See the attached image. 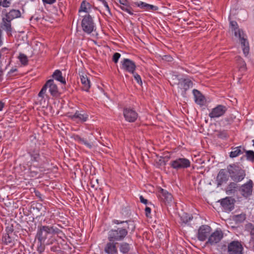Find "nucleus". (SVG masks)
I'll return each instance as SVG.
<instances>
[{
  "instance_id": "1",
  "label": "nucleus",
  "mask_w": 254,
  "mask_h": 254,
  "mask_svg": "<svg viewBox=\"0 0 254 254\" xmlns=\"http://www.w3.org/2000/svg\"><path fill=\"white\" fill-rule=\"evenodd\" d=\"M27 154L30 159L28 161L30 163L29 169L30 175L32 177H37L39 172L33 170L32 166L39 169L44 168L45 166L49 164L50 159L47 154L40 149L39 146L36 144L35 146L30 147L27 150Z\"/></svg>"
},
{
  "instance_id": "2",
  "label": "nucleus",
  "mask_w": 254,
  "mask_h": 254,
  "mask_svg": "<svg viewBox=\"0 0 254 254\" xmlns=\"http://www.w3.org/2000/svg\"><path fill=\"white\" fill-rule=\"evenodd\" d=\"M112 223L115 224L119 225L123 223H127V227H116L115 228L110 229L108 232L107 239L109 241L120 242L123 241L128 234V231L130 233L133 232L135 229V225L133 221L127 220L121 221L114 219Z\"/></svg>"
},
{
  "instance_id": "3",
  "label": "nucleus",
  "mask_w": 254,
  "mask_h": 254,
  "mask_svg": "<svg viewBox=\"0 0 254 254\" xmlns=\"http://www.w3.org/2000/svg\"><path fill=\"white\" fill-rule=\"evenodd\" d=\"M21 17V12L18 9L12 8L8 12H6L5 16L2 18V27L5 31L8 36H12L11 21Z\"/></svg>"
},
{
  "instance_id": "4",
  "label": "nucleus",
  "mask_w": 254,
  "mask_h": 254,
  "mask_svg": "<svg viewBox=\"0 0 254 254\" xmlns=\"http://www.w3.org/2000/svg\"><path fill=\"white\" fill-rule=\"evenodd\" d=\"M14 226L12 224H8L5 228V233L2 234L1 243L3 245L9 246L12 248L17 242L18 236L14 232Z\"/></svg>"
},
{
  "instance_id": "5",
  "label": "nucleus",
  "mask_w": 254,
  "mask_h": 254,
  "mask_svg": "<svg viewBox=\"0 0 254 254\" xmlns=\"http://www.w3.org/2000/svg\"><path fill=\"white\" fill-rule=\"evenodd\" d=\"M227 170L231 179L235 182H241L246 175L245 170L236 164L229 165Z\"/></svg>"
},
{
  "instance_id": "6",
  "label": "nucleus",
  "mask_w": 254,
  "mask_h": 254,
  "mask_svg": "<svg viewBox=\"0 0 254 254\" xmlns=\"http://www.w3.org/2000/svg\"><path fill=\"white\" fill-rule=\"evenodd\" d=\"M49 88V91L51 95L54 98H57L60 96L61 93L59 91L58 88L53 79H49L43 86L40 91L38 93V96L42 99L44 98L47 89Z\"/></svg>"
},
{
  "instance_id": "7",
  "label": "nucleus",
  "mask_w": 254,
  "mask_h": 254,
  "mask_svg": "<svg viewBox=\"0 0 254 254\" xmlns=\"http://www.w3.org/2000/svg\"><path fill=\"white\" fill-rule=\"evenodd\" d=\"M81 27L83 31L88 34H91L95 30V23L92 17L89 14L84 15L81 21Z\"/></svg>"
},
{
  "instance_id": "8",
  "label": "nucleus",
  "mask_w": 254,
  "mask_h": 254,
  "mask_svg": "<svg viewBox=\"0 0 254 254\" xmlns=\"http://www.w3.org/2000/svg\"><path fill=\"white\" fill-rule=\"evenodd\" d=\"M51 235L49 228V226H41L38 228V230L36 235V238L38 243H47V239L50 238V235Z\"/></svg>"
},
{
  "instance_id": "9",
  "label": "nucleus",
  "mask_w": 254,
  "mask_h": 254,
  "mask_svg": "<svg viewBox=\"0 0 254 254\" xmlns=\"http://www.w3.org/2000/svg\"><path fill=\"white\" fill-rule=\"evenodd\" d=\"M170 166L174 169L180 170L190 167V161L186 158H178L172 160L170 163Z\"/></svg>"
},
{
  "instance_id": "10",
  "label": "nucleus",
  "mask_w": 254,
  "mask_h": 254,
  "mask_svg": "<svg viewBox=\"0 0 254 254\" xmlns=\"http://www.w3.org/2000/svg\"><path fill=\"white\" fill-rule=\"evenodd\" d=\"M211 231L212 228L210 226L207 225L200 226L197 230L196 235L198 240L201 242L205 241L206 239H208Z\"/></svg>"
},
{
  "instance_id": "11",
  "label": "nucleus",
  "mask_w": 254,
  "mask_h": 254,
  "mask_svg": "<svg viewBox=\"0 0 254 254\" xmlns=\"http://www.w3.org/2000/svg\"><path fill=\"white\" fill-rule=\"evenodd\" d=\"M223 238V233L222 230L220 229H216L213 233L211 232L206 242V244L211 246L214 245L220 242Z\"/></svg>"
},
{
  "instance_id": "12",
  "label": "nucleus",
  "mask_w": 254,
  "mask_h": 254,
  "mask_svg": "<svg viewBox=\"0 0 254 254\" xmlns=\"http://www.w3.org/2000/svg\"><path fill=\"white\" fill-rule=\"evenodd\" d=\"M158 197L160 200L166 205H171L174 203L173 197L171 193L162 188L158 190Z\"/></svg>"
},
{
  "instance_id": "13",
  "label": "nucleus",
  "mask_w": 254,
  "mask_h": 254,
  "mask_svg": "<svg viewBox=\"0 0 254 254\" xmlns=\"http://www.w3.org/2000/svg\"><path fill=\"white\" fill-rule=\"evenodd\" d=\"M123 115L127 122L134 123L138 117L136 111L131 107H125L123 109Z\"/></svg>"
},
{
  "instance_id": "14",
  "label": "nucleus",
  "mask_w": 254,
  "mask_h": 254,
  "mask_svg": "<svg viewBox=\"0 0 254 254\" xmlns=\"http://www.w3.org/2000/svg\"><path fill=\"white\" fill-rule=\"evenodd\" d=\"M228 254H243L244 248L242 242L238 240H234L229 243Z\"/></svg>"
},
{
  "instance_id": "15",
  "label": "nucleus",
  "mask_w": 254,
  "mask_h": 254,
  "mask_svg": "<svg viewBox=\"0 0 254 254\" xmlns=\"http://www.w3.org/2000/svg\"><path fill=\"white\" fill-rule=\"evenodd\" d=\"M67 117L72 121L78 120V121L84 123L88 120L89 115L85 111H76L74 114L68 113Z\"/></svg>"
},
{
  "instance_id": "16",
  "label": "nucleus",
  "mask_w": 254,
  "mask_h": 254,
  "mask_svg": "<svg viewBox=\"0 0 254 254\" xmlns=\"http://www.w3.org/2000/svg\"><path fill=\"white\" fill-rule=\"evenodd\" d=\"M253 190V182L252 180H249L246 183L241 186L239 190L243 197L247 198L252 194Z\"/></svg>"
},
{
  "instance_id": "17",
  "label": "nucleus",
  "mask_w": 254,
  "mask_h": 254,
  "mask_svg": "<svg viewBox=\"0 0 254 254\" xmlns=\"http://www.w3.org/2000/svg\"><path fill=\"white\" fill-rule=\"evenodd\" d=\"M121 65L122 69L130 73H133L136 68L135 63L129 59H124L121 62Z\"/></svg>"
},
{
  "instance_id": "18",
  "label": "nucleus",
  "mask_w": 254,
  "mask_h": 254,
  "mask_svg": "<svg viewBox=\"0 0 254 254\" xmlns=\"http://www.w3.org/2000/svg\"><path fill=\"white\" fill-rule=\"evenodd\" d=\"M235 36L239 38L243 53L245 56L247 57L249 54L250 46L246 34L244 33L241 34L240 33H236Z\"/></svg>"
},
{
  "instance_id": "19",
  "label": "nucleus",
  "mask_w": 254,
  "mask_h": 254,
  "mask_svg": "<svg viewBox=\"0 0 254 254\" xmlns=\"http://www.w3.org/2000/svg\"><path fill=\"white\" fill-rule=\"evenodd\" d=\"M227 110V108L225 106L218 105L212 109L209 114V117L211 119L219 118L224 115Z\"/></svg>"
},
{
  "instance_id": "20",
  "label": "nucleus",
  "mask_w": 254,
  "mask_h": 254,
  "mask_svg": "<svg viewBox=\"0 0 254 254\" xmlns=\"http://www.w3.org/2000/svg\"><path fill=\"white\" fill-rule=\"evenodd\" d=\"M192 81L189 78H181L179 79L178 85L179 87L182 91V94L184 95L186 94V92L190 88L193 86Z\"/></svg>"
},
{
  "instance_id": "21",
  "label": "nucleus",
  "mask_w": 254,
  "mask_h": 254,
  "mask_svg": "<svg viewBox=\"0 0 254 254\" xmlns=\"http://www.w3.org/2000/svg\"><path fill=\"white\" fill-rule=\"evenodd\" d=\"M117 1L116 4L122 10L127 12L130 15L134 14L133 10L127 0H117Z\"/></svg>"
},
{
  "instance_id": "22",
  "label": "nucleus",
  "mask_w": 254,
  "mask_h": 254,
  "mask_svg": "<svg viewBox=\"0 0 254 254\" xmlns=\"http://www.w3.org/2000/svg\"><path fill=\"white\" fill-rule=\"evenodd\" d=\"M229 180V176L225 169H221L217 174L216 182L217 187L221 186L223 183H226Z\"/></svg>"
},
{
  "instance_id": "23",
  "label": "nucleus",
  "mask_w": 254,
  "mask_h": 254,
  "mask_svg": "<svg viewBox=\"0 0 254 254\" xmlns=\"http://www.w3.org/2000/svg\"><path fill=\"white\" fill-rule=\"evenodd\" d=\"M117 244L115 241H109L105 246V252L108 254H118Z\"/></svg>"
},
{
  "instance_id": "24",
  "label": "nucleus",
  "mask_w": 254,
  "mask_h": 254,
  "mask_svg": "<svg viewBox=\"0 0 254 254\" xmlns=\"http://www.w3.org/2000/svg\"><path fill=\"white\" fill-rule=\"evenodd\" d=\"M233 201V199L231 197H226L221 200L220 203L225 211H231L234 207Z\"/></svg>"
},
{
  "instance_id": "25",
  "label": "nucleus",
  "mask_w": 254,
  "mask_h": 254,
  "mask_svg": "<svg viewBox=\"0 0 254 254\" xmlns=\"http://www.w3.org/2000/svg\"><path fill=\"white\" fill-rule=\"evenodd\" d=\"M133 3L135 6L147 11H154L158 9V7L157 6L149 4L141 1H135Z\"/></svg>"
},
{
  "instance_id": "26",
  "label": "nucleus",
  "mask_w": 254,
  "mask_h": 254,
  "mask_svg": "<svg viewBox=\"0 0 254 254\" xmlns=\"http://www.w3.org/2000/svg\"><path fill=\"white\" fill-rule=\"evenodd\" d=\"M192 93L194 97V101L198 105L202 106L205 105L206 100L205 97L197 89H193Z\"/></svg>"
},
{
  "instance_id": "27",
  "label": "nucleus",
  "mask_w": 254,
  "mask_h": 254,
  "mask_svg": "<svg viewBox=\"0 0 254 254\" xmlns=\"http://www.w3.org/2000/svg\"><path fill=\"white\" fill-rule=\"evenodd\" d=\"M235 60L239 71L243 73L246 72L247 70V64L243 58L239 56H237L235 57Z\"/></svg>"
},
{
  "instance_id": "28",
  "label": "nucleus",
  "mask_w": 254,
  "mask_h": 254,
  "mask_svg": "<svg viewBox=\"0 0 254 254\" xmlns=\"http://www.w3.org/2000/svg\"><path fill=\"white\" fill-rule=\"evenodd\" d=\"M232 151L229 153L230 158H233L243 154L245 151V148L242 146L232 147Z\"/></svg>"
},
{
  "instance_id": "29",
  "label": "nucleus",
  "mask_w": 254,
  "mask_h": 254,
  "mask_svg": "<svg viewBox=\"0 0 254 254\" xmlns=\"http://www.w3.org/2000/svg\"><path fill=\"white\" fill-rule=\"evenodd\" d=\"M92 8V5L86 0H83L80 4L78 12H85L89 13Z\"/></svg>"
},
{
  "instance_id": "30",
  "label": "nucleus",
  "mask_w": 254,
  "mask_h": 254,
  "mask_svg": "<svg viewBox=\"0 0 254 254\" xmlns=\"http://www.w3.org/2000/svg\"><path fill=\"white\" fill-rule=\"evenodd\" d=\"M80 78L82 85L83 90L88 91L90 88V80L88 79L86 75H80Z\"/></svg>"
},
{
  "instance_id": "31",
  "label": "nucleus",
  "mask_w": 254,
  "mask_h": 254,
  "mask_svg": "<svg viewBox=\"0 0 254 254\" xmlns=\"http://www.w3.org/2000/svg\"><path fill=\"white\" fill-rule=\"evenodd\" d=\"M52 77L55 80L60 81L64 84H66L65 78L63 76L62 71L59 69L56 70L53 73Z\"/></svg>"
},
{
  "instance_id": "32",
  "label": "nucleus",
  "mask_w": 254,
  "mask_h": 254,
  "mask_svg": "<svg viewBox=\"0 0 254 254\" xmlns=\"http://www.w3.org/2000/svg\"><path fill=\"white\" fill-rule=\"evenodd\" d=\"M131 249V245L127 242L120 243L119 245L120 251L123 254H127Z\"/></svg>"
},
{
  "instance_id": "33",
  "label": "nucleus",
  "mask_w": 254,
  "mask_h": 254,
  "mask_svg": "<svg viewBox=\"0 0 254 254\" xmlns=\"http://www.w3.org/2000/svg\"><path fill=\"white\" fill-rule=\"evenodd\" d=\"M237 182H233L229 184L226 189V193L228 194H233L237 191L238 186L237 184Z\"/></svg>"
},
{
  "instance_id": "34",
  "label": "nucleus",
  "mask_w": 254,
  "mask_h": 254,
  "mask_svg": "<svg viewBox=\"0 0 254 254\" xmlns=\"http://www.w3.org/2000/svg\"><path fill=\"white\" fill-rule=\"evenodd\" d=\"M230 28L231 30L234 32V35H235L236 33H240L241 34L244 33V31L239 28V26L237 22L236 21L231 20L230 21Z\"/></svg>"
},
{
  "instance_id": "35",
  "label": "nucleus",
  "mask_w": 254,
  "mask_h": 254,
  "mask_svg": "<svg viewBox=\"0 0 254 254\" xmlns=\"http://www.w3.org/2000/svg\"><path fill=\"white\" fill-rule=\"evenodd\" d=\"M49 243L50 244L53 245L50 248V250L52 252L56 253H59L63 252L62 245L61 244H59L57 241L54 243L52 242H49Z\"/></svg>"
},
{
  "instance_id": "36",
  "label": "nucleus",
  "mask_w": 254,
  "mask_h": 254,
  "mask_svg": "<svg viewBox=\"0 0 254 254\" xmlns=\"http://www.w3.org/2000/svg\"><path fill=\"white\" fill-rule=\"evenodd\" d=\"M229 243H221L218 247V250L221 254H228L229 251Z\"/></svg>"
},
{
  "instance_id": "37",
  "label": "nucleus",
  "mask_w": 254,
  "mask_h": 254,
  "mask_svg": "<svg viewBox=\"0 0 254 254\" xmlns=\"http://www.w3.org/2000/svg\"><path fill=\"white\" fill-rule=\"evenodd\" d=\"M236 119V117L233 115H230L229 116L225 118L223 121V124L224 126H230L232 124L235 119Z\"/></svg>"
},
{
  "instance_id": "38",
  "label": "nucleus",
  "mask_w": 254,
  "mask_h": 254,
  "mask_svg": "<svg viewBox=\"0 0 254 254\" xmlns=\"http://www.w3.org/2000/svg\"><path fill=\"white\" fill-rule=\"evenodd\" d=\"M181 222L182 223L187 224L190 222L192 218V217L190 216L189 214L186 213H183L180 215Z\"/></svg>"
},
{
  "instance_id": "39",
  "label": "nucleus",
  "mask_w": 254,
  "mask_h": 254,
  "mask_svg": "<svg viewBox=\"0 0 254 254\" xmlns=\"http://www.w3.org/2000/svg\"><path fill=\"white\" fill-rule=\"evenodd\" d=\"M246 219V215L245 213H241L240 214L235 215L233 216V220L236 223H242Z\"/></svg>"
},
{
  "instance_id": "40",
  "label": "nucleus",
  "mask_w": 254,
  "mask_h": 254,
  "mask_svg": "<svg viewBox=\"0 0 254 254\" xmlns=\"http://www.w3.org/2000/svg\"><path fill=\"white\" fill-rule=\"evenodd\" d=\"M246 153L245 156L248 161L254 162V151L253 150H246L244 152Z\"/></svg>"
},
{
  "instance_id": "41",
  "label": "nucleus",
  "mask_w": 254,
  "mask_h": 254,
  "mask_svg": "<svg viewBox=\"0 0 254 254\" xmlns=\"http://www.w3.org/2000/svg\"><path fill=\"white\" fill-rule=\"evenodd\" d=\"M18 59L22 65L25 66L28 64V60L25 54L20 53L18 56Z\"/></svg>"
},
{
  "instance_id": "42",
  "label": "nucleus",
  "mask_w": 254,
  "mask_h": 254,
  "mask_svg": "<svg viewBox=\"0 0 254 254\" xmlns=\"http://www.w3.org/2000/svg\"><path fill=\"white\" fill-rule=\"evenodd\" d=\"M246 228L250 232L252 237L254 239V225L251 223H249L246 225Z\"/></svg>"
},
{
  "instance_id": "43",
  "label": "nucleus",
  "mask_w": 254,
  "mask_h": 254,
  "mask_svg": "<svg viewBox=\"0 0 254 254\" xmlns=\"http://www.w3.org/2000/svg\"><path fill=\"white\" fill-rule=\"evenodd\" d=\"M49 228L50 229V232L51 234L58 235L62 232L61 230L59 229L58 228H57V227L54 226H49Z\"/></svg>"
},
{
  "instance_id": "44",
  "label": "nucleus",
  "mask_w": 254,
  "mask_h": 254,
  "mask_svg": "<svg viewBox=\"0 0 254 254\" xmlns=\"http://www.w3.org/2000/svg\"><path fill=\"white\" fill-rule=\"evenodd\" d=\"M39 245L37 247V251L39 253L41 254L42 253L44 250L45 248V245H50L49 241L48 240L47 241V243H39Z\"/></svg>"
},
{
  "instance_id": "45",
  "label": "nucleus",
  "mask_w": 254,
  "mask_h": 254,
  "mask_svg": "<svg viewBox=\"0 0 254 254\" xmlns=\"http://www.w3.org/2000/svg\"><path fill=\"white\" fill-rule=\"evenodd\" d=\"M12 2V0H1L0 1V6L2 7L7 8L9 7Z\"/></svg>"
},
{
  "instance_id": "46",
  "label": "nucleus",
  "mask_w": 254,
  "mask_h": 254,
  "mask_svg": "<svg viewBox=\"0 0 254 254\" xmlns=\"http://www.w3.org/2000/svg\"><path fill=\"white\" fill-rule=\"evenodd\" d=\"M217 136L221 139L227 138L229 137L227 131L226 130H220L218 132Z\"/></svg>"
},
{
  "instance_id": "47",
  "label": "nucleus",
  "mask_w": 254,
  "mask_h": 254,
  "mask_svg": "<svg viewBox=\"0 0 254 254\" xmlns=\"http://www.w3.org/2000/svg\"><path fill=\"white\" fill-rule=\"evenodd\" d=\"M79 141L84 144L85 146H86L89 148H91L92 147L93 144L91 143L88 142L85 139L81 137H79Z\"/></svg>"
},
{
  "instance_id": "48",
  "label": "nucleus",
  "mask_w": 254,
  "mask_h": 254,
  "mask_svg": "<svg viewBox=\"0 0 254 254\" xmlns=\"http://www.w3.org/2000/svg\"><path fill=\"white\" fill-rule=\"evenodd\" d=\"M132 74H133L134 78L136 81L137 83L139 85H141L142 82L140 76L137 73L135 72V71H134L133 73Z\"/></svg>"
},
{
  "instance_id": "49",
  "label": "nucleus",
  "mask_w": 254,
  "mask_h": 254,
  "mask_svg": "<svg viewBox=\"0 0 254 254\" xmlns=\"http://www.w3.org/2000/svg\"><path fill=\"white\" fill-rule=\"evenodd\" d=\"M120 57H121V54L120 53H115L113 55L112 60L115 64H117L120 58Z\"/></svg>"
},
{
  "instance_id": "50",
  "label": "nucleus",
  "mask_w": 254,
  "mask_h": 254,
  "mask_svg": "<svg viewBox=\"0 0 254 254\" xmlns=\"http://www.w3.org/2000/svg\"><path fill=\"white\" fill-rule=\"evenodd\" d=\"M151 209L149 207L146 206L145 208V215L147 217H151L150 214H151Z\"/></svg>"
},
{
  "instance_id": "51",
  "label": "nucleus",
  "mask_w": 254,
  "mask_h": 254,
  "mask_svg": "<svg viewBox=\"0 0 254 254\" xmlns=\"http://www.w3.org/2000/svg\"><path fill=\"white\" fill-rule=\"evenodd\" d=\"M162 59L168 62H172L173 61V58L170 55H165L163 56Z\"/></svg>"
},
{
  "instance_id": "52",
  "label": "nucleus",
  "mask_w": 254,
  "mask_h": 254,
  "mask_svg": "<svg viewBox=\"0 0 254 254\" xmlns=\"http://www.w3.org/2000/svg\"><path fill=\"white\" fill-rule=\"evenodd\" d=\"M103 5H104V6L105 7L106 9V10L107 11L108 14H109L110 16H112V13H111V12L110 8V7H109V5H108V4L107 2V1H106V2H105L103 4Z\"/></svg>"
},
{
  "instance_id": "53",
  "label": "nucleus",
  "mask_w": 254,
  "mask_h": 254,
  "mask_svg": "<svg viewBox=\"0 0 254 254\" xmlns=\"http://www.w3.org/2000/svg\"><path fill=\"white\" fill-rule=\"evenodd\" d=\"M17 71V69L16 68H12L7 73V75L9 77L13 75V73Z\"/></svg>"
},
{
  "instance_id": "54",
  "label": "nucleus",
  "mask_w": 254,
  "mask_h": 254,
  "mask_svg": "<svg viewBox=\"0 0 254 254\" xmlns=\"http://www.w3.org/2000/svg\"><path fill=\"white\" fill-rule=\"evenodd\" d=\"M42 1L44 4H52L56 1V0H42Z\"/></svg>"
},
{
  "instance_id": "55",
  "label": "nucleus",
  "mask_w": 254,
  "mask_h": 254,
  "mask_svg": "<svg viewBox=\"0 0 254 254\" xmlns=\"http://www.w3.org/2000/svg\"><path fill=\"white\" fill-rule=\"evenodd\" d=\"M2 22L1 23L0 26V47L2 44Z\"/></svg>"
},
{
  "instance_id": "56",
  "label": "nucleus",
  "mask_w": 254,
  "mask_h": 254,
  "mask_svg": "<svg viewBox=\"0 0 254 254\" xmlns=\"http://www.w3.org/2000/svg\"><path fill=\"white\" fill-rule=\"evenodd\" d=\"M140 201L141 203H143L145 204H146L148 203V200L144 198L142 195H140L139 197Z\"/></svg>"
},
{
  "instance_id": "57",
  "label": "nucleus",
  "mask_w": 254,
  "mask_h": 254,
  "mask_svg": "<svg viewBox=\"0 0 254 254\" xmlns=\"http://www.w3.org/2000/svg\"><path fill=\"white\" fill-rule=\"evenodd\" d=\"M4 106V103L0 101V111H2Z\"/></svg>"
},
{
  "instance_id": "58",
  "label": "nucleus",
  "mask_w": 254,
  "mask_h": 254,
  "mask_svg": "<svg viewBox=\"0 0 254 254\" xmlns=\"http://www.w3.org/2000/svg\"><path fill=\"white\" fill-rule=\"evenodd\" d=\"M98 1L101 2L103 4L105 2H106V0H98Z\"/></svg>"
},
{
  "instance_id": "59",
  "label": "nucleus",
  "mask_w": 254,
  "mask_h": 254,
  "mask_svg": "<svg viewBox=\"0 0 254 254\" xmlns=\"http://www.w3.org/2000/svg\"><path fill=\"white\" fill-rule=\"evenodd\" d=\"M35 193L37 196H39V195H40V193L39 192H36Z\"/></svg>"
},
{
  "instance_id": "60",
  "label": "nucleus",
  "mask_w": 254,
  "mask_h": 254,
  "mask_svg": "<svg viewBox=\"0 0 254 254\" xmlns=\"http://www.w3.org/2000/svg\"><path fill=\"white\" fill-rule=\"evenodd\" d=\"M44 215H45L44 214H43L42 213H41L38 216H44Z\"/></svg>"
},
{
  "instance_id": "61",
  "label": "nucleus",
  "mask_w": 254,
  "mask_h": 254,
  "mask_svg": "<svg viewBox=\"0 0 254 254\" xmlns=\"http://www.w3.org/2000/svg\"><path fill=\"white\" fill-rule=\"evenodd\" d=\"M22 12H23V13H24V8H23V7H22Z\"/></svg>"
},
{
  "instance_id": "62",
  "label": "nucleus",
  "mask_w": 254,
  "mask_h": 254,
  "mask_svg": "<svg viewBox=\"0 0 254 254\" xmlns=\"http://www.w3.org/2000/svg\"><path fill=\"white\" fill-rule=\"evenodd\" d=\"M253 142V145L254 146V139L252 140Z\"/></svg>"
},
{
  "instance_id": "63",
  "label": "nucleus",
  "mask_w": 254,
  "mask_h": 254,
  "mask_svg": "<svg viewBox=\"0 0 254 254\" xmlns=\"http://www.w3.org/2000/svg\"><path fill=\"white\" fill-rule=\"evenodd\" d=\"M31 0V1H35V0Z\"/></svg>"
},
{
  "instance_id": "64",
  "label": "nucleus",
  "mask_w": 254,
  "mask_h": 254,
  "mask_svg": "<svg viewBox=\"0 0 254 254\" xmlns=\"http://www.w3.org/2000/svg\"><path fill=\"white\" fill-rule=\"evenodd\" d=\"M1 1V0H0V1Z\"/></svg>"
}]
</instances>
